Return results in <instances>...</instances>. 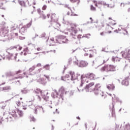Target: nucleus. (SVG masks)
I'll list each match as a JSON object with an SVG mask.
<instances>
[{
    "label": "nucleus",
    "instance_id": "obj_15",
    "mask_svg": "<svg viewBox=\"0 0 130 130\" xmlns=\"http://www.w3.org/2000/svg\"><path fill=\"white\" fill-rule=\"evenodd\" d=\"M11 90V87L10 86H4L2 88L1 90L4 92L10 91Z\"/></svg>",
    "mask_w": 130,
    "mask_h": 130
},
{
    "label": "nucleus",
    "instance_id": "obj_59",
    "mask_svg": "<svg viewBox=\"0 0 130 130\" xmlns=\"http://www.w3.org/2000/svg\"><path fill=\"white\" fill-rule=\"evenodd\" d=\"M67 15L68 16H70V15H71V13H70V12H68Z\"/></svg>",
    "mask_w": 130,
    "mask_h": 130
},
{
    "label": "nucleus",
    "instance_id": "obj_44",
    "mask_svg": "<svg viewBox=\"0 0 130 130\" xmlns=\"http://www.w3.org/2000/svg\"><path fill=\"white\" fill-rule=\"evenodd\" d=\"M19 78H22V77L18 76V77H15V78H13L12 80L18 79Z\"/></svg>",
    "mask_w": 130,
    "mask_h": 130
},
{
    "label": "nucleus",
    "instance_id": "obj_34",
    "mask_svg": "<svg viewBox=\"0 0 130 130\" xmlns=\"http://www.w3.org/2000/svg\"><path fill=\"white\" fill-rule=\"evenodd\" d=\"M64 7V8H68L69 10H70L71 13H73V10H72V9H71V7H69V5L66 4Z\"/></svg>",
    "mask_w": 130,
    "mask_h": 130
},
{
    "label": "nucleus",
    "instance_id": "obj_61",
    "mask_svg": "<svg viewBox=\"0 0 130 130\" xmlns=\"http://www.w3.org/2000/svg\"><path fill=\"white\" fill-rule=\"evenodd\" d=\"M50 17V14H47V17L49 18Z\"/></svg>",
    "mask_w": 130,
    "mask_h": 130
},
{
    "label": "nucleus",
    "instance_id": "obj_27",
    "mask_svg": "<svg viewBox=\"0 0 130 130\" xmlns=\"http://www.w3.org/2000/svg\"><path fill=\"white\" fill-rule=\"evenodd\" d=\"M35 66H32V67H30L29 70H28V71L29 72H32V71H33L34 70H35Z\"/></svg>",
    "mask_w": 130,
    "mask_h": 130
},
{
    "label": "nucleus",
    "instance_id": "obj_21",
    "mask_svg": "<svg viewBox=\"0 0 130 130\" xmlns=\"http://www.w3.org/2000/svg\"><path fill=\"white\" fill-rule=\"evenodd\" d=\"M53 95L54 97H57V96L59 95V93L58 92L56 89H54L53 91Z\"/></svg>",
    "mask_w": 130,
    "mask_h": 130
},
{
    "label": "nucleus",
    "instance_id": "obj_16",
    "mask_svg": "<svg viewBox=\"0 0 130 130\" xmlns=\"http://www.w3.org/2000/svg\"><path fill=\"white\" fill-rule=\"evenodd\" d=\"M107 89H108V90H113L114 89V88H115V86H114L113 84H108V85H107Z\"/></svg>",
    "mask_w": 130,
    "mask_h": 130
},
{
    "label": "nucleus",
    "instance_id": "obj_32",
    "mask_svg": "<svg viewBox=\"0 0 130 130\" xmlns=\"http://www.w3.org/2000/svg\"><path fill=\"white\" fill-rule=\"evenodd\" d=\"M21 73H22V70H20L15 72V74L17 75H19Z\"/></svg>",
    "mask_w": 130,
    "mask_h": 130
},
{
    "label": "nucleus",
    "instance_id": "obj_57",
    "mask_svg": "<svg viewBox=\"0 0 130 130\" xmlns=\"http://www.w3.org/2000/svg\"><path fill=\"white\" fill-rule=\"evenodd\" d=\"M114 32H115L116 33H118V30L116 29V30H114Z\"/></svg>",
    "mask_w": 130,
    "mask_h": 130
},
{
    "label": "nucleus",
    "instance_id": "obj_46",
    "mask_svg": "<svg viewBox=\"0 0 130 130\" xmlns=\"http://www.w3.org/2000/svg\"><path fill=\"white\" fill-rule=\"evenodd\" d=\"M72 61H73V59L70 58L69 59V63L71 64Z\"/></svg>",
    "mask_w": 130,
    "mask_h": 130
},
{
    "label": "nucleus",
    "instance_id": "obj_17",
    "mask_svg": "<svg viewBox=\"0 0 130 130\" xmlns=\"http://www.w3.org/2000/svg\"><path fill=\"white\" fill-rule=\"evenodd\" d=\"M22 48H23L22 47L20 46V45H18L16 46H11L10 47L11 49H22Z\"/></svg>",
    "mask_w": 130,
    "mask_h": 130
},
{
    "label": "nucleus",
    "instance_id": "obj_8",
    "mask_svg": "<svg viewBox=\"0 0 130 130\" xmlns=\"http://www.w3.org/2000/svg\"><path fill=\"white\" fill-rule=\"evenodd\" d=\"M27 105L28 106L30 109L33 110L34 113H38V112L39 111V108H36L35 105L32 104V102H29L28 103H27Z\"/></svg>",
    "mask_w": 130,
    "mask_h": 130
},
{
    "label": "nucleus",
    "instance_id": "obj_49",
    "mask_svg": "<svg viewBox=\"0 0 130 130\" xmlns=\"http://www.w3.org/2000/svg\"><path fill=\"white\" fill-rule=\"evenodd\" d=\"M36 66L37 67H40L41 66V64L40 63H38Z\"/></svg>",
    "mask_w": 130,
    "mask_h": 130
},
{
    "label": "nucleus",
    "instance_id": "obj_20",
    "mask_svg": "<svg viewBox=\"0 0 130 130\" xmlns=\"http://www.w3.org/2000/svg\"><path fill=\"white\" fill-rule=\"evenodd\" d=\"M112 61H113L114 62H119L120 61V58H118L117 57H113V58H112Z\"/></svg>",
    "mask_w": 130,
    "mask_h": 130
},
{
    "label": "nucleus",
    "instance_id": "obj_60",
    "mask_svg": "<svg viewBox=\"0 0 130 130\" xmlns=\"http://www.w3.org/2000/svg\"><path fill=\"white\" fill-rule=\"evenodd\" d=\"M2 6H4V3H2L0 5V7L2 8Z\"/></svg>",
    "mask_w": 130,
    "mask_h": 130
},
{
    "label": "nucleus",
    "instance_id": "obj_58",
    "mask_svg": "<svg viewBox=\"0 0 130 130\" xmlns=\"http://www.w3.org/2000/svg\"><path fill=\"white\" fill-rule=\"evenodd\" d=\"M121 29H122L121 27L118 28V31H121Z\"/></svg>",
    "mask_w": 130,
    "mask_h": 130
},
{
    "label": "nucleus",
    "instance_id": "obj_43",
    "mask_svg": "<svg viewBox=\"0 0 130 130\" xmlns=\"http://www.w3.org/2000/svg\"><path fill=\"white\" fill-rule=\"evenodd\" d=\"M71 3H77V2H78V0H70Z\"/></svg>",
    "mask_w": 130,
    "mask_h": 130
},
{
    "label": "nucleus",
    "instance_id": "obj_1",
    "mask_svg": "<svg viewBox=\"0 0 130 130\" xmlns=\"http://www.w3.org/2000/svg\"><path fill=\"white\" fill-rule=\"evenodd\" d=\"M88 79L90 80H94L96 79V75L92 73H87L86 74L81 75V84L80 87H83L84 84L88 83Z\"/></svg>",
    "mask_w": 130,
    "mask_h": 130
},
{
    "label": "nucleus",
    "instance_id": "obj_35",
    "mask_svg": "<svg viewBox=\"0 0 130 130\" xmlns=\"http://www.w3.org/2000/svg\"><path fill=\"white\" fill-rule=\"evenodd\" d=\"M49 67H50V66H49L48 64H47L44 67V69H45L46 70H49Z\"/></svg>",
    "mask_w": 130,
    "mask_h": 130
},
{
    "label": "nucleus",
    "instance_id": "obj_10",
    "mask_svg": "<svg viewBox=\"0 0 130 130\" xmlns=\"http://www.w3.org/2000/svg\"><path fill=\"white\" fill-rule=\"evenodd\" d=\"M96 54V52L93 51L92 50H89L87 51V52L84 54L85 56H88L89 55V57L90 58H92L94 57V55Z\"/></svg>",
    "mask_w": 130,
    "mask_h": 130
},
{
    "label": "nucleus",
    "instance_id": "obj_39",
    "mask_svg": "<svg viewBox=\"0 0 130 130\" xmlns=\"http://www.w3.org/2000/svg\"><path fill=\"white\" fill-rule=\"evenodd\" d=\"M37 12L38 13V14H39V15H42V14H41V10H40V9H38L37 10Z\"/></svg>",
    "mask_w": 130,
    "mask_h": 130
},
{
    "label": "nucleus",
    "instance_id": "obj_31",
    "mask_svg": "<svg viewBox=\"0 0 130 130\" xmlns=\"http://www.w3.org/2000/svg\"><path fill=\"white\" fill-rule=\"evenodd\" d=\"M39 18H43V20H45V19H46V16L43 14H40V17Z\"/></svg>",
    "mask_w": 130,
    "mask_h": 130
},
{
    "label": "nucleus",
    "instance_id": "obj_2",
    "mask_svg": "<svg viewBox=\"0 0 130 130\" xmlns=\"http://www.w3.org/2000/svg\"><path fill=\"white\" fill-rule=\"evenodd\" d=\"M51 44H49V46H54V44L52 43H59V44H62V43H70L71 41L69 40L68 39L66 38V36L62 35H59L55 38V40L54 41V39L53 38L50 39Z\"/></svg>",
    "mask_w": 130,
    "mask_h": 130
},
{
    "label": "nucleus",
    "instance_id": "obj_54",
    "mask_svg": "<svg viewBox=\"0 0 130 130\" xmlns=\"http://www.w3.org/2000/svg\"><path fill=\"white\" fill-rule=\"evenodd\" d=\"M80 2L81 1L80 0H77V6H79V5L80 4Z\"/></svg>",
    "mask_w": 130,
    "mask_h": 130
},
{
    "label": "nucleus",
    "instance_id": "obj_4",
    "mask_svg": "<svg viewBox=\"0 0 130 130\" xmlns=\"http://www.w3.org/2000/svg\"><path fill=\"white\" fill-rule=\"evenodd\" d=\"M115 66L113 65H106L104 66L101 69V71L102 72H114L116 71Z\"/></svg>",
    "mask_w": 130,
    "mask_h": 130
},
{
    "label": "nucleus",
    "instance_id": "obj_50",
    "mask_svg": "<svg viewBox=\"0 0 130 130\" xmlns=\"http://www.w3.org/2000/svg\"><path fill=\"white\" fill-rule=\"evenodd\" d=\"M63 24H65V25H68L69 24V22L67 21H63Z\"/></svg>",
    "mask_w": 130,
    "mask_h": 130
},
{
    "label": "nucleus",
    "instance_id": "obj_64",
    "mask_svg": "<svg viewBox=\"0 0 130 130\" xmlns=\"http://www.w3.org/2000/svg\"><path fill=\"white\" fill-rule=\"evenodd\" d=\"M15 36H18V33H17V32L15 33Z\"/></svg>",
    "mask_w": 130,
    "mask_h": 130
},
{
    "label": "nucleus",
    "instance_id": "obj_52",
    "mask_svg": "<svg viewBox=\"0 0 130 130\" xmlns=\"http://www.w3.org/2000/svg\"><path fill=\"white\" fill-rule=\"evenodd\" d=\"M115 7V5H113V6H110V8L111 9H113V8H114Z\"/></svg>",
    "mask_w": 130,
    "mask_h": 130
},
{
    "label": "nucleus",
    "instance_id": "obj_11",
    "mask_svg": "<svg viewBox=\"0 0 130 130\" xmlns=\"http://www.w3.org/2000/svg\"><path fill=\"white\" fill-rule=\"evenodd\" d=\"M129 76H127L126 77H125L123 80L122 81V85H124L125 86H127L129 85Z\"/></svg>",
    "mask_w": 130,
    "mask_h": 130
},
{
    "label": "nucleus",
    "instance_id": "obj_26",
    "mask_svg": "<svg viewBox=\"0 0 130 130\" xmlns=\"http://www.w3.org/2000/svg\"><path fill=\"white\" fill-rule=\"evenodd\" d=\"M17 112L18 113V115H19L20 117L23 116V112L22 111H20L19 109H17Z\"/></svg>",
    "mask_w": 130,
    "mask_h": 130
},
{
    "label": "nucleus",
    "instance_id": "obj_7",
    "mask_svg": "<svg viewBox=\"0 0 130 130\" xmlns=\"http://www.w3.org/2000/svg\"><path fill=\"white\" fill-rule=\"evenodd\" d=\"M121 53L122 57L128 60V62H130V50H125L124 52H122Z\"/></svg>",
    "mask_w": 130,
    "mask_h": 130
},
{
    "label": "nucleus",
    "instance_id": "obj_23",
    "mask_svg": "<svg viewBox=\"0 0 130 130\" xmlns=\"http://www.w3.org/2000/svg\"><path fill=\"white\" fill-rule=\"evenodd\" d=\"M19 4L21 7H26V3L24 1H19Z\"/></svg>",
    "mask_w": 130,
    "mask_h": 130
},
{
    "label": "nucleus",
    "instance_id": "obj_9",
    "mask_svg": "<svg viewBox=\"0 0 130 130\" xmlns=\"http://www.w3.org/2000/svg\"><path fill=\"white\" fill-rule=\"evenodd\" d=\"M68 75H70L72 81L77 80L79 76V74H76L73 71H70V72L68 73Z\"/></svg>",
    "mask_w": 130,
    "mask_h": 130
},
{
    "label": "nucleus",
    "instance_id": "obj_13",
    "mask_svg": "<svg viewBox=\"0 0 130 130\" xmlns=\"http://www.w3.org/2000/svg\"><path fill=\"white\" fill-rule=\"evenodd\" d=\"M87 65H88V63H87V62L81 60L79 62V64L78 66H79V67H85L87 66Z\"/></svg>",
    "mask_w": 130,
    "mask_h": 130
},
{
    "label": "nucleus",
    "instance_id": "obj_45",
    "mask_svg": "<svg viewBox=\"0 0 130 130\" xmlns=\"http://www.w3.org/2000/svg\"><path fill=\"white\" fill-rule=\"evenodd\" d=\"M74 14V12L72 13L71 16H74L78 17V14Z\"/></svg>",
    "mask_w": 130,
    "mask_h": 130
},
{
    "label": "nucleus",
    "instance_id": "obj_28",
    "mask_svg": "<svg viewBox=\"0 0 130 130\" xmlns=\"http://www.w3.org/2000/svg\"><path fill=\"white\" fill-rule=\"evenodd\" d=\"M13 76V73H12L11 72H9L8 73H6V76H7L8 77Z\"/></svg>",
    "mask_w": 130,
    "mask_h": 130
},
{
    "label": "nucleus",
    "instance_id": "obj_47",
    "mask_svg": "<svg viewBox=\"0 0 130 130\" xmlns=\"http://www.w3.org/2000/svg\"><path fill=\"white\" fill-rule=\"evenodd\" d=\"M120 7L124 8V3H121Z\"/></svg>",
    "mask_w": 130,
    "mask_h": 130
},
{
    "label": "nucleus",
    "instance_id": "obj_5",
    "mask_svg": "<svg viewBox=\"0 0 130 130\" xmlns=\"http://www.w3.org/2000/svg\"><path fill=\"white\" fill-rule=\"evenodd\" d=\"M57 21H58V18H57L55 17V14H52L51 16V21H50L51 25H53V24H55L57 27H60V24L58 23Z\"/></svg>",
    "mask_w": 130,
    "mask_h": 130
},
{
    "label": "nucleus",
    "instance_id": "obj_56",
    "mask_svg": "<svg viewBox=\"0 0 130 130\" xmlns=\"http://www.w3.org/2000/svg\"><path fill=\"white\" fill-rule=\"evenodd\" d=\"M90 20H91L90 23H93V19H92V17H90Z\"/></svg>",
    "mask_w": 130,
    "mask_h": 130
},
{
    "label": "nucleus",
    "instance_id": "obj_53",
    "mask_svg": "<svg viewBox=\"0 0 130 130\" xmlns=\"http://www.w3.org/2000/svg\"><path fill=\"white\" fill-rule=\"evenodd\" d=\"M77 38H82V35H79L78 36H77Z\"/></svg>",
    "mask_w": 130,
    "mask_h": 130
},
{
    "label": "nucleus",
    "instance_id": "obj_33",
    "mask_svg": "<svg viewBox=\"0 0 130 130\" xmlns=\"http://www.w3.org/2000/svg\"><path fill=\"white\" fill-rule=\"evenodd\" d=\"M46 36V34L45 32H43L42 34H41L40 36V38H43V37H45Z\"/></svg>",
    "mask_w": 130,
    "mask_h": 130
},
{
    "label": "nucleus",
    "instance_id": "obj_19",
    "mask_svg": "<svg viewBox=\"0 0 130 130\" xmlns=\"http://www.w3.org/2000/svg\"><path fill=\"white\" fill-rule=\"evenodd\" d=\"M41 95L42 96V98L44 99L46 98V96H47V94H48V92H46L45 91H43L42 92H41Z\"/></svg>",
    "mask_w": 130,
    "mask_h": 130
},
{
    "label": "nucleus",
    "instance_id": "obj_48",
    "mask_svg": "<svg viewBox=\"0 0 130 130\" xmlns=\"http://www.w3.org/2000/svg\"><path fill=\"white\" fill-rule=\"evenodd\" d=\"M19 39H20V40H24L25 37H19Z\"/></svg>",
    "mask_w": 130,
    "mask_h": 130
},
{
    "label": "nucleus",
    "instance_id": "obj_37",
    "mask_svg": "<svg viewBox=\"0 0 130 130\" xmlns=\"http://www.w3.org/2000/svg\"><path fill=\"white\" fill-rule=\"evenodd\" d=\"M90 9L91 11H95L96 10V8H95L93 5H91L90 6Z\"/></svg>",
    "mask_w": 130,
    "mask_h": 130
},
{
    "label": "nucleus",
    "instance_id": "obj_29",
    "mask_svg": "<svg viewBox=\"0 0 130 130\" xmlns=\"http://www.w3.org/2000/svg\"><path fill=\"white\" fill-rule=\"evenodd\" d=\"M93 93H94V94L95 95H99V89H93Z\"/></svg>",
    "mask_w": 130,
    "mask_h": 130
},
{
    "label": "nucleus",
    "instance_id": "obj_63",
    "mask_svg": "<svg viewBox=\"0 0 130 130\" xmlns=\"http://www.w3.org/2000/svg\"><path fill=\"white\" fill-rule=\"evenodd\" d=\"M32 121H35V119L34 118H32Z\"/></svg>",
    "mask_w": 130,
    "mask_h": 130
},
{
    "label": "nucleus",
    "instance_id": "obj_30",
    "mask_svg": "<svg viewBox=\"0 0 130 130\" xmlns=\"http://www.w3.org/2000/svg\"><path fill=\"white\" fill-rule=\"evenodd\" d=\"M93 3H94L96 7H98V5H102V1H99L97 3H96V1H93ZM97 4H98V5H97Z\"/></svg>",
    "mask_w": 130,
    "mask_h": 130
},
{
    "label": "nucleus",
    "instance_id": "obj_40",
    "mask_svg": "<svg viewBox=\"0 0 130 130\" xmlns=\"http://www.w3.org/2000/svg\"><path fill=\"white\" fill-rule=\"evenodd\" d=\"M17 106L19 107L21 105V102L19 101L16 102Z\"/></svg>",
    "mask_w": 130,
    "mask_h": 130
},
{
    "label": "nucleus",
    "instance_id": "obj_22",
    "mask_svg": "<svg viewBox=\"0 0 130 130\" xmlns=\"http://www.w3.org/2000/svg\"><path fill=\"white\" fill-rule=\"evenodd\" d=\"M27 29L25 27H21V29L19 30V32H21V34H23V33H25V32H26Z\"/></svg>",
    "mask_w": 130,
    "mask_h": 130
},
{
    "label": "nucleus",
    "instance_id": "obj_62",
    "mask_svg": "<svg viewBox=\"0 0 130 130\" xmlns=\"http://www.w3.org/2000/svg\"><path fill=\"white\" fill-rule=\"evenodd\" d=\"M127 12H128V13H129V12H130V8H128V9Z\"/></svg>",
    "mask_w": 130,
    "mask_h": 130
},
{
    "label": "nucleus",
    "instance_id": "obj_18",
    "mask_svg": "<svg viewBox=\"0 0 130 130\" xmlns=\"http://www.w3.org/2000/svg\"><path fill=\"white\" fill-rule=\"evenodd\" d=\"M112 117L116 118V114H115V111L114 110V106H113V108H112Z\"/></svg>",
    "mask_w": 130,
    "mask_h": 130
},
{
    "label": "nucleus",
    "instance_id": "obj_42",
    "mask_svg": "<svg viewBox=\"0 0 130 130\" xmlns=\"http://www.w3.org/2000/svg\"><path fill=\"white\" fill-rule=\"evenodd\" d=\"M102 5H103V6H106L107 4H106V2L102 1Z\"/></svg>",
    "mask_w": 130,
    "mask_h": 130
},
{
    "label": "nucleus",
    "instance_id": "obj_51",
    "mask_svg": "<svg viewBox=\"0 0 130 130\" xmlns=\"http://www.w3.org/2000/svg\"><path fill=\"white\" fill-rule=\"evenodd\" d=\"M36 37H38V35L36 34L35 37L32 38L33 40H34V39H35Z\"/></svg>",
    "mask_w": 130,
    "mask_h": 130
},
{
    "label": "nucleus",
    "instance_id": "obj_6",
    "mask_svg": "<svg viewBox=\"0 0 130 130\" xmlns=\"http://www.w3.org/2000/svg\"><path fill=\"white\" fill-rule=\"evenodd\" d=\"M68 30L70 32V36L71 37L76 39L75 37L76 36V34L78 32V30L77 29V28H76V26L71 25V28H68Z\"/></svg>",
    "mask_w": 130,
    "mask_h": 130
},
{
    "label": "nucleus",
    "instance_id": "obj_24",
    "mask_svg": "<svg viewBox=\"0 0 130 130\" xmlns=\"http://www.w3.org/2000/svg\"><path fill=\"white\" fill-rule=\"evenodd\" d=\"M11 115L12 116V117H14V118H17L16 112L15 111H12V112L11 113Z\"/></svg>",
    "mask_w": 130,
    "mask_h": 130
},
{
    "label": "nucleus",
    "instance_id": "obj_25",
    "mask_svg": "<svg viewBox=\"0 0 130 130\" xmlns=\"http://www.w3.org/2000/svg\"><path fill=\"white\" fill-rule=\"evenodd\" d=\"M43 92L42 90L40 89L39 88H37V89L35 90V93L36 94H40Z\"/></svg>",
    "mask_w": 130,
    "mask_h": 130
},
{
    "label": "nucleus",
    "instance_id": "obj_55",
    "mask_svg": "<svg viewBox=\"0 0 130 130\" xmlns=\"http://www.w3.org/2000/svg\"><path fill=\"white\" fill-rule=\"evenodd\" d=\"M33 5H36V1H35V0H34V2L32 3Z\"/></svg>",
    "mask_w": 130,
    "mask_h": 130
},
{
    "label": "nucleus",
    "instance_id": "obj_41",
    "mask_svg": "<svg viewBox=\"0 0 130 130\" xmlns=\"http://www.w3.org/2000/svg\"><path fill=\"white\" fill-rule=\"evenodd\" d=\"M47 8V6H46V5H44L42 8V10H43L44 11V10H46Z\"/></svg>",
    "mask_w": 130,
    "mask_h": 130
},
{
    "label": "nucleus",
    "instance_id": "obj_38",
    "mask_svg": "<svg viewBox=\"0 0 130 130\" xmlns=\"http://www.w3.org/2000/svg\"><path fill=\"white\" fill-rule=\"evenodd\" d=\"M31 25H32V21H30V22H29V23H28L26 26L27 27V28H29V27L31 26Z\"/></svg>",
    "mask_w": 130,
    "mask_h": 130
},
{
    "label": "nucleus",
    "instance_id": "obj_3",
    "mask_svg": "<svg viewBox=\"0 0 130 130\" xmlns=\"http://www.w3.org/2000/svg\"><path fill=\"white\" fill-rule=\"evenodd\" d=\"M100 88L101 84L100 83H96L94 85V82H91L85 85L84 90L86 93H91L93 90H99Z\"/></svg>",
    "mask_w": 130,
    "mask_h": 130
},
{
    "label": "nucleus",
    "instance_id": "obj_12",
    "mask_svg": "<svg viewBox=\"0 0 130 130\" xmlns=\"http://www.w3.org/2000/svg\"><path fill=\"white\" fill-rule=\"evenodd\" d=\"M61 80L64 81H67L71 80V78L70 77V75L67 74H66L65 76H62V77H61Z\"/></svg>",
    "mask_w": 130,
    "mask_h": 130
},
{
    "label": "nucleus",
    "instance_id": "obj_14",
    "mask_svg": "<svg viewBox=\"0 0 130 130\" xmlns=\"http://www.w3.org/2000/svg\"><path fill=\"white\" fill-rule=\"evenodd\" d=\"M65 91H66L65 88H64L63 87H62L60 88H59V95L62 96L64 93L65 92Z\"/></svg>",
    "mask_w": 130,
    "mask_h": 130
},
{
    "label": "nucleus",
    "instance_id": "obj_36",
    "mask_svg": "<svg viewBox=\"0 0 130 130\" xmlns=\"http://www.w3.org/2000/svg\"><path fill=\"white\" fill-rule=\"evenodd\" d=\"M84 37H85L86 38H87V39H89V38H90V37H88V36H90L91 34H85L84 35Z\"/></svg>",
    "mask_w": 130,
    "mask_h": 130
}]
</instances>
